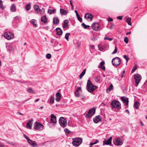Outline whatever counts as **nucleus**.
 Listing matches in <instances>:
<instances>
[{"label": "nucleus", "mask_w": 147, "mask_h": 147, "mask_svg": "<svg viewBox=\"0 0 147 147\" xmlns=\"http://www.w3.org/2000/svg\"><path fill=\"white\" fill-rule=\"evenodd\" d=\"M101 80V77L100 76H98L96 77L95 79V81L96 82H99Z\"/></svg>", "instance_id": "nucleus-33"}, {"label": "nucleus", "mask_w": 147, "mask_h": 147, "mask_svg": "<svg viewBox=\"0 0 147 147\" xmlns=\"http://www.w3.org/2000/svg\"><path fill=\"white\" fill-rule=\"evenodd\" d=\"M121 61V60L119 57H116L113 59L112 63L113 66H117L120 64Z\"/></svg>", "instance_id": "nucleus-5"}, {"label": "nucleus", "mask_w": 147, "mask_h": 147, "mask_svg": "<svg viewBox=\"0 0 147 147\" xmlns=\"http://www.w3.org/2000/svg\"><path fill=\"white\" fill-rule=\"evenodd\" d=\"M15 19L16 20H17V19H19V16H17L15 17Z\"/></svg>", "instance_id": "nucleus-62"}, {"label": "nucleus", "mask_w": 147, "mask_h": 147, "mask_svg": "<svg viewBox=\"0 0 147 147\" xmlns=\"http://www.w3.org/2000/svg\"><path fill=\"white\" fill-rule=\"evenodd\" d=\"M28 142L30 144L34 146V145H36V144L35 142L33 141L32 140H29V141H28Z\"/></svg>", "instance_id": "nucleus-29"}, {"label": "nucleus", "mask_w": 147, "mask_h": 147, "mask_svg": "<svg viewBox=\"0 0 147 147\" xmlns=\"http://www.w3.org/2000/svg\"><path fill=\"white\" fill-rule=\"evenodd\" d=\"M91 47L92 49H94L95 48L94 46V45H91Z\"/></svg>", "instance_id": "nucleus-60"}, {"label": "nucleus", "mask_w": 147, "mask_h": 147, "mask_svg": "<svg viewBox=\"0 0 147 147\" xmlns=\"http://www.w3.org/2000/svg\"><path fill=\"white\" fill-rule=\"evenodd\" d=\"M56 100L58 102L59 101L61 98V94L59 92H57L56 94Z\"/></svg>", "instance_id": "nucleus-22"}, {"label": "nucleus", "mask_w": 147, "mask_h": 147, "mask_svg": "<svg viewBox=\"0 0 147 147\" xmlns=\"http://www.w3.org/2000/svg\"><path fill=\"white\" fill-rule=\"evenodd\" d=\"M113 142L115 145L120 146L123 144V140L122 138L118 137L113 139Z\"/></svg>", "instance_id": "nucleus-4"}, {"label": "nucleus", "mask_w": 147, "mask_h": 147, "mask_svg": "<svg viewBox=\"0 0 147 147\" xmlns=\"http://www.w3.org/2000/svg\"><path fill=\"white\" fill-rule=\"evenodd\" d=\"M95 109L94 108L90 109L86 115V117L88 118L91 117L95 113Z\"/></svg>", "instance_id": "nucleus-10"}, {"label": "nucleus", "mask_w": 147, "mask_h": 147, "mask_svg": "<svg viewBox=\"0 0 147 147\" xmlns=\"http://www.w3.org/2000/svg\"><path fill=\"white\" fill-rule=\"evenodd\" d=\"M124 41L126 43H127L129 41L128 38L127 37H125L124 39Z\"/></svg>", "instance_id": "nucleus-45"}, {"label": "nucleus", "mask_w": 147, "mask_h": 147, "mask_svg": "<svg viewBox=\"0 0 147 147\" xmlns=\"http://www.w3.org/2000/svg\"><path fill=\"white\" fill-rule=\"evenodd\" d=\"M41 21L45 24H46L47 22V19L45 15H44L41 17Z\"/></svg>", "instance_id": "nucleus-20"}, {"label": "nucleus", "mask_w": 147, "mask_h": 147, "mask_svg": "<svg viewBox=\"0 0 147 147\" xmlns=\"http://www.w3.org/2000/svg\"><path fill=\"white\" fill-rule=\"evenodd\" d=\"M56 12V10L55 9H54L53 10H51L50 9H49L48 11V13L50 14H51L52 13H55Z\"/></svg>", "instance_id": "nucleus-28"}, {"label": "nucleus", "mask_w": 147, "mask_h": 147, "mask_svg": "<svg viewBox=\"0 0 147 147\" xmlns=\"http://www.w3.org/2000/svg\"><path fill=\"white\" fill-rule=\"evenodd\" d=\"M131 19L130 18H127L126 20V22L129 25L131 26Z\"/></svg>", "instance_id": "nucleus-34"}, {"label": "nucleus", "mask_w": 147, "mask_h": 147, "mask_svg": "<svg viewBox=\"0 0 147 147\" xmlns=\"http://www.w3.org/2000/svg\"><path fill=\"white\" fill-rule=\"evenodd\" d=\"M27 92L29 93L32 94H34L35 93L34 91L31 88H28L27 90Z\"/></svg>", "instance_id": "nucleus-25"}, {"label": "nucleus", "mask_w": 147, "mask_h": 147, "mask_svg": "<svg viewBox=\"0 0 147 147\" xmlns=\"http://www.w3.org/2000/svg\"><path fill=\"white\" fill-rule=\"evenodd\" d=\"M121 100L123 102L125 106H128L129 100L128 98L125 96H122L121 98Z\"/></svg>", "instance_id": "nucleus-14"}, {"label": "nucleus", "mask_w": 147, "mask_h": 147, "mask_svg": "<svg viewBox=\"0 0 147 147\" xmlns=\"http://www.w3.org/2000/svg\"><path fill=\"white\" fill-rule=\"evenodd\" d=\"M57 34L58 35H61L62 34L63 31L60 28H57L56 29Z\"/></svg>", "instance_id": "nucleus-21"}, {"label": "nucleus", "mask_w": 147, "mask_h": 147, "mask_svg": "<svg viewBox=\"0 0 147 147\" xmlns=\"http://www.w3.org/2000/svg\"><path fill=\"white\" fill-rule=\"evenodd\" d=\"M112 139V137L111 136L107 140L106 139H104L103 141V145H109L111 144V141Z\"/></svg>", "instance_id": "nucleus-12"}, {"label": "nucleus", "mask_w": 147, "mask_h": 147, "mask_svg": "<svg viewBox=\"0 0 147 147\" xmlns=\"http://www.w3.org/2000/svg\"><path fill=\"white\" fill-rule=\"evenodd\" d=\"M8 143H9V144H10L11 145H13V146H15L16 145V143H15L14 142H11V141L9 142H8Z\"/></svg>", "instance_id": "nucleus-46"}, {"label": "nucleus", "mask_w": 147, "mask_h": 147, "mask_svg": "<svg viewBox=\"0 0 147 147\" xmlns=\"http://www.w3.org/2000/svg\"><path fill=\"white\" fill-rule=\"evenodd\" d=\"M93 17V16L92 15L88 13L85 14L84 16V18L88 20L90 18L91 20H92Z\"/></svg>", "instance_id": "nucleus-17"}, {"label": "nucleus", "mask_w": 147, "mask_h": 147, "mask_svg": "<svg viewBox=\"0 0 147 147\" xmlns=\"http://www.w3.org/2000/svg\"><path fill=\"white\" fill-rule=\"evenodd\" d=\"M70 3L71 6L73 5L72 4V0L70 1Z\"/></svg>", "instance_id": "nucleus-61"}, {"label": "nucleus", "mask_w": 147, "mask_h": 147, "mask_svg": "<svg viewBox=\"0 0 147 147\" xmlns=\"http://www.w3.org/2000/svg\"><path fill=\"white\" fill-rule=\"evenodd\" d=\"M78 20L80 22H82V19L81 18L79 14L76 15Z\"/></svg>", "instance_id": "nucleus-38"}, {"label": "nucleus", "mask_w": 147, "mask_h": 147, "mask_svg": "<svg viewBox=\"0 0 147 147\" xmlns=\"http://www.w3.org/2000/svg\"><path fill=\"white\" fill-rule=\"evenodd\" d=\"M50 98V103L53 104L54 102V98L52 96H51Z\"/></svg>", "instance_id": "nucleus-39"}, {"label": "nucleus", "mask_w": 147, "mask_h": 147, "mask_svg": "<svg viewBox=\"0 0 147 147\" xmlns=\"http://www.w3.org/2000/svg\"><path fill=\"white\" fill-rule=\"evenodd\" d=\"M69 22V21L67 20H65L63 21L62 24V27L63 28H69L68 24Z\"/></svg>", "instance_id": "nucleus-15"}, {"label": "nucleus", "mask_w": 147, "mask_h": 147, "mask_svg": "<svg viewBox=\"0 0 147 147\" xmlns=\"http://www.w3.org/2000/svg\"><path fill=\"white\" fill-rule=\"evenodd\" d=\"M33 121V119H32L31 120L28 121L27 123L26 124V126L27 128L31 129H32V122Z\"/></svg>", "instance_id": "nucleus-16"}, {"label": "nucleus", "mask_w": 147, "mask_h": 147, "mask_svg": "<svg viewBox=\"0 0 147 147\" xmlns=\"http://www.w3.org/2000/svg\"><path fill=\"white\" fill-rule=\"evenodd\" d=\"M75 96H76V97H79L80 96V93H79L78 91V92H77V91H76L75 93Z\"/></svg>", "instance_id": "nucleus-43"}, {"label": "nucleus", "mask_w": 147, "mask_h": 147, "mask_svg": "<svg viewBox=\"0 0 147 147\" xmlns=\"http://www.w3.org/2000/svg\"><path fill=\"white\" fill-rule=\"evenodd\" d=\"M70 35V33H67L65 35V38L67 40H68L69 38V35Z\"/></svg>", "instance_id": "nucleus-41"}, {"label": "nucleus", "mask_w": 147, "mask_h": 147, "mask_svg": "<svg viewBox=\"0 0 147 147\" xmlns=\"http://www.w3.org/2000/svg\"><path fill=\"white\" fill-rule=\"evenodd\" d=\"M18 113L19 115H23V114H22V113H20V112H18Z\"/></svg>", "instance_id": "nucleus-64"}, {"label": "nucleus", "mask_w": 147, "mask_h": 147, "mask_svg": "<svg viewBox=\"0 0 147 147\" xmlns=\"http://www.w3.org/2000/svg\"><path fill=\"white\" fill-rule=\"evenodd\" d=\"M73 141L72 142L73 145L75 146H78L82 142V138L78 137L75 138H72Z\"/></svg>", "instance_id": "nucleus-3"}, {"label": "nucleus", "mask_w": 147, "mask_h": 147, "mask_svg": "<svg viewBox=\"0 0 147 147\" xmlns=\"http://www.w3.org/2000/svg\"><path fill=\"white\" fill-rule=\"evenodd\" d=\"M31 23L35 27H36L37 26L36 24L35 23V20L34 19H33L32 20Z\"/></svg>", "instance_id": "nucleus-40"}, {"label": "nucleus", "mask_w": 147, "mask_h": 147, "mask_svg": "<svg viewBox=\"0 0 147 147\" xmlns=\"http://www.w3.org/2000/svg\"><path fill=\"white\" fill-rule=\"evenodd\" d=\"M134 105L136 109H139V106L140 105V104L138 101H136L134 103Z\"/></svg>", "instance_id": "nucleus-30"}, {"label": "nucleus", "mask_w": 147, "mask_h": 147, "mask_svg": "<svg viewBox=\"0 0 147 147\" xmlns=\"http://www.w3.org/2000/svg\"><path fill=\"white\" fill-rule=\"evenodd\" d=\"M92 28L94 30L98 31L100 28V26L98 23H94L92 25Z\"/></svg>", "instance_id": "nucleus-11"}, {"label": "nucleus", "mask_w": 147, "mask_h": 147, "mask_svg": "<svg viewBox=\"0 0 147 147\" xmlns=\"http://www.w3.org/2000/svg\"><path fill=\"white\" fill-rule=\"evenodd\" d=\"M123 57L126 60V64L127 65L128 62V61L130 59L129 58L127 57V56L125 55H124L123 56Z\"/></svg>", "instance_id": "nucleus-37"}, {"label": "nucleus", "mask_w": 147, "mask_h": 147, "mask_svg": "<svg viewBox=\"0 0 147 147\" xmlns=\"http://www.w3.org/2000/svg\"><path fill=\"white\" fill-rule=\"evenodd\" d=\"M60 12L61 14L64 15H66L68 13L67 12L62 9H60Z\"/></svg>", "instance_id": "nucleus-27"}, {"label": "nucleus", "mask_w": 147, "mask_h": 147, "mask_svg": "<svg viewBox=\"0 0 147 147\" xmlns=\"http://www.w3.org/2000/svg\"><path fill=\"white\" fill-rule=\"evenodd\" d=\"M105 63L104 61H101L98 67V68L101 69L104 71H105V66L104 65Z\"/></svg>", "instance_id": "nucleus-19"}, {"label": "nucleus", "mask_w": 147, "mask_h": 147, "mask_svg": "<svg viewBox=\"0 0 147 147\" xmlns=\"http://www.w3.org/2000/svg\"><path fill=\"white\" fill-rule=\"evenodd\" d=\"M113 85L112 84L110 85L109 88H107L106 90L107 92L109 93L111 91L113 90Z\"/></svg>", "instance_id": "nucleus-26"}, {"label": "nucleus", "mask_w": 147, "mask_h": 147, "mask_svg": "<svg viewBox=\"0 0 147 147\" xmlns=\"http://www.w3.org/2000/svg\"><path fill=\"white\" fill-rule=\"evenodd\" d=\"M0 147H5L4 145L2 143H0Z\"/></svg>", "instance_id": "nucleus-56"}, {"label": "nucleus", "mask_w": 147, "mask_h": 147, "mask_svg": "<svg viewBox=\"0 0 147 147\" xmlns=\"http://www.w3.org/2000/svg\"><path fill=\"white\" fill-rule=\"evenodd\" d=\"M121 103L118 101L113 100L111 103V105L112 108H116L120 110L121 109Z\"/></svg>", "instance_id": "nucleus-2"}, {"label": "nucleus", "mask_w": 147, "mask_h": 147, "mask_svg": "<svg viewBox=\"0 0 147 147\" xmlns=\"http://www.w3.org/2000/svg\"><path fill=\"white\" fill-rule=\"evenodd\" d=\"M123 17L122 16H119L117 17V18L118 20H121L122 19Z\"/></svg>", "instance_id": "nucleus-52"}, {"label": "nucleus", "mask_w": 147, "mask_h": 147, "mask_svg": "<svg viewBox=\"0 0 147 147\" xmlns=\"http://www.w3.org/2000/svg\"><path fill=\"white\" fill-rule=\"evenodd\" d=\"M5 7L3 5V4L2 2L1 4H0V8H1L2 10L4 9L5 8Z\"/></svg>", "instance_id": "nucleus-44"}, {"label": "nucleus", "mask_w": 147, "mask_h": 147, "mask_svg": "<svg viewBox=\"0 0 147 147\" xmlns=\"http://www.w3.org/2000/svg\"><path fill=\"white\" fill-rule=\"evenodd\" d=\"M4 37L7 40H9L13 39L14 37V36L13 34H12L11 32H7L4 33Z\"/></svg>", "instance_id": "nucleus-7"}, {"label": "nucleus", "mask_w": 147, "mask_h": 147, "mask_svg": "<svg viewBox=\"0 0 147 147\" xmlns=\"http://www.w3.org/2000/svg\"><path fill=\"white\" fill-rule=\"evenodd\" d=\"M39 100V99H36V100H34V102H38Z\"/></svg>", "instance_id": "nucleus-63"}, {"label": "nucleus", "mask_w": 147, "mask_h": 147, "mask_svg": "<svg viewBox=\"0 0 147 147\" xmlns=\"http://www.w3.org/2000/svg\"><path fill=\"white\" fill-rule=\"evenodd\" d=\"M24 136L25 138L28 141H29V140H30V138L26 134H24Z\"/></svg>", "instance_id": "nucleus-50"}, {"label": "nucleus", "mask_w": 147, "mask_h": 147, "mask_svg": "<svg viewBox=\"0 0 147 147\" xmlns=\"http://www.w3.org/2000/svg\"><path fill=\"white\" fill-rule=\"evenodd\" d=\"M44 125L41 123L35 122L34 123V128L35 130H41L43 129Z\"/></svg>", "instance_id": "nucleus-6"}, {"label": "nucleus", "mask_w": 147, "mask_h": 147, "mask_svg": "<svg viewBox=\"0 0 147 147\" xmlns=\"http://www.w3.org/2000/svg\"><path fill=\"white\" fill-rule=\"evenodd\" d=\"M102 120V118L100 115L96 116L93 119V122L96 123H98L99 121H101Z\"/></svg>", "instance_id": "nucleus-13"}, {"label": "nucleus", "mask_w": 147, "mask_h": 147, "mask_svg": "<svg viewBox=\"0 0 147 147\" xmlns=\"http://www.w3.org/2000/svg\"><path fill=\"white\" fill-rule=\"evenodd\" d=\"M35 10L37 13H39L40 11V9L39 8Z\"/></svg>", "instance_id": "nucleus-53"}, {"label": "nucleus", "mask_w": 147, "mask_h": 147, "mask_svg": "<svg viewBox=\"0 0 147 147\" xmlns=\"http://www.w3.org/2000/svg\"><path fill=\"white\" fill-rule=\"evenodd\" d=\"M117 49L116 46L115 47V49L114 51L112 53V54H114L117 53Z\"/></svg>", "instance_id": "nucleus-47"}, {"label": "nucleus", "mask_w": 147, "mask_h": 147, "mask_svg": "<svg viewBox=\"0 0 147 147\" xmlns=\"http://www.w3.org/2000/svg\"><path fill=\"white\" fill-rule=\"evenodd\" d=\"M108 21L109 22H112L113 21V19L112 18H109L108 19Z\"/></svg>", "instance_id": "nucleus-54"}, {"label": "nucleus", "mask_w": 147, "mask_h": 147, "mask_svg": "<svg viewBox=\"0 0 147 147\" xmlns=\"http://www.w3.org/2000/svg\"><path fill=\"white\" fill-rule=\"evenodd\" d=\"M86 69H84V71L80 75V77H79L80 79H81L82 78L83 76L85 74V72H86Z\"/></svg>", "instance_id": "nucleus-31"}, {"label": "nucleus", "mask_w": 147, "mask_h": 147, "mask_svg": "<svg viewBox=\"0 0 147 147\" xmlns=\"http://www.w3.org/2000/svg\"><path fill=\"white\" fill-rule=\"evenodd\" d=\"M137 69V66L136 65L134 66L132 69V72H133L135 71L136 69Z\"/></svg>", "instance_id": "nucleus-49"}, {"label": "nucleus", "mask_w": 147, "mask_h": 147, "mask_svg": "<svg viewBox=\"0 0 147 147\" xmlns=\"http://www.w3.org/2000/svg\"><path fill=\"white\" fill-rule=\"evenodd\" d=\"M80 90L81 91L82 90L81 88L80 87H78L77 88V89H76V91L78 92V91H79Z\"/></svg>", "instance_id": "nucleus-51"}, {"label": "nucleus", "mask_w": 147, "mask_h": 147, "mask_svg": "<svg viewBox=\"0 0 147 147\" xmlns=\"http://www.w3.org/2000/svg\"><path fill=\"white\" fill-rule=\"evenodd\" d=\"M125 112H127L129 114V112L128 109H127L125 111Z\"/></svg>", "instance_id": "nucleus-59"}, {"label": "nucleus", "mask_w": 147, "mask_h": 147, "mask_svg": "<svg viewBox=\"0 0 147 147\" xmlns=\"http://www.w3.org/2000/svg\"><path fill=\"white\" fill-rule=\"evenodd\" d=\"M51 121L53 123H56L57 122L56 120V117L53 114H52L51 115Z\"/></svg>", "instance_id": "nucleus-18"}, {"label": "nucleus", "mask_w": 147, "mask_h": 147, "mask_svg": "<svg viewBox=\"0 0 147 147\" xmlns=\"http://www.w3.org/2000/svg\"><path fill=\"white\" fill-rule=\"evenodd\" d=\"M64 131L66 135L69 134L71 133V132L68 130L67 128H65L64 129Z\"/></svg>", "instance_id": "nucleus-32"}, {"label": "nucleus", "mask_w": 147, "mask_h": 147, "mask_svg": "<svg viewBox=\"0 0 147 147\" xmlns=\"http://www.w3.org/2000/svg\"><path fill=\"white\" fill-rule=\"evenodd\" d=\"M140 124H141V125L142 126H144V124H143L142 121L141 120V119H140Z\"/></svg>", "instance_id": "nucleus-57"}, {"label": "nucleus", "mask_w": 147, "mask_h": 147, "mask_svg": "<svg viewBox=\"0 0 147 147\" xmlns=\"http://www.w3.org/2000/svg\"><path fill=\"white\" fill-rule=\"evenodd\" d=\"M59 122L60 125L63 127H65L67 125L66 119L63 117L60 118Z\"/></svg>", "instance_id": "nucleus-9"}, {"label": "nucleus", "mask_w": 147, "mask_h": 147, "mask_svg": "<svg viewBox=\"0 0 147 147\" xmlns=\"http://www.w3.org/2000/svg\"><path fill=\"white\" fill-rule=\"evenodd\" d=\"M10 10L11 12H14L16 11V8L14 4L11 5L10 7Z\"/></svg>", "instance_id": "nucleus-24"}, {"label": "nucleus", "mask_w": 147, "mask_h": 147, "mask_svg": "<svg viewBox=\"0 0 147 147\" xmlns=\"http://www.w3.org/2000/svg\"><path fill=\"white\" fill-rule=\"evenodd\" d=\"M98 142V140H96V141L93 143H94V144H96V143H97Z\"/></svg>", "instance_id": "nucleus-58"}, {"label": "nucleus", "mask_w": 147, "mask_h": 147, "mask_svg": "<svg viewBox=\"0 0 147 147\" xmlns=\"http://www.w3.org/2000/svg\"><path fill=\"white\" fill-rule=\"evenodd\" d=\"M134 78L135 80V86H137L142 79L141 76L138 74H136L134 75Z\"/></svg>", "instance_id": "nucleus-8"}, {"label": "nucleus", "mask_w": 147, "mask_h": 147, "mask_svg": "<svg viewBox=\"0 0 147 147\" xmlns=\"http://www.w3.org/2000/svg\"><path fill=\"white\" fill-rule=\"evenodd\" d=\"M59 22V20L57 17H54L53 18V23L54 24L57 25Z\"/></svg>", "instance_id": "nucleus-23"}, {"label": "nucleus", "mask_w": 147, "mask_h": 147, "mask_svg": "<svg viewBox=\"0 0 147 147\" xmlns=\"http://www.w3.org/2000/svg\"><path fill=\"white\" fill-rule=\"evenodd\" d=\"M81 25L85 29H86L87 28L90 27L89 26L86 25L84 23H82Z\"/></svg>", "instance_id": "nucleus-36"}, {"label": "nucleus", "mask_w": 147, "mask_h": 147, "mask_svg": "<svg viewBox=\"0 0 147 147\" xmlns=\"http://www.w3.org/2000/svg\"><path fill=\"white\" fill-rule=\"evenodd\" d=\"M46 57L48 59H50L51 57V55L50 53H48L46 55Z\"/></svg>", "instance_id": "nucleus-42"}, {"label": "nucleus", "mask_w": 147, "mask_h": 147, "mask_svg": "<svg viewBox=\"0 0 147 147\" xmlns=\"http://www.w3.org/2000/svg\"><path fill=\"white\" fill-rule=\"evenodd\" d=\"M39 8V6L36 5H35L34 6V8L35 10Z\"/></svg>", "instance_id": "nucleus-48"}, {"label": "nucleus", "mask_w": 147, "mask_h": 147, "mask_svg": "<svg viewBox=\"0 0 147 147\" xmlns=\"http://www.w3.org/2000/svg\"><path fill=\"white\" fill-rule=\"evenodd\" d=\"M114 25L113 24L109 28L110 29H112L114 27Z\"/></svg>", "instance_id": "nucleus-55"}, {"label": "nucleus", "mask_w": 147, "mask_h": 147, "mask_svg": "<svg viewBox=\"0 0 147 147\" xmlns=\"http://www.w3.org/2000/svg\"><path fill=\"white\" fill-rule=\"evenodd\" d=\"M26 9L27 11L30 10L31 8V5L30 4H28L26 6Z\"/></svg>", "instance_id": "nucleus-35"}, {"label": "nucleus", "mask_w": 147, "mask_h": 147, "mask_svg": "<svg viewBox=\"0 0 147 147\" xmlns=\"http://www.w3.org/2000/svg\"><path fill=\"white\" fill-rule=\"evenodd\" d=\"M98 88V87L94 85L92 82L89 80L88 81L86 89L90 92H93L95 89Z\"/></svg>", "instance_id": "nucleus-1"}]
</instances>
